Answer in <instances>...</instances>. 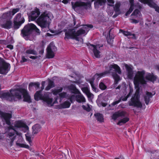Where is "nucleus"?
<instances>
[{"mask_svg":"<svg viewBox=\"0 0 159 159\" xmlns=\"http://www.w3.org/2000/svg\"><path fill=\"white\" fill-rule=\"evenodd\" d=\"M134 77V83L136 89L135 94L133 95L130 100L129 101L128 104L130 106H133L141 108L142 104L140 100L139 94L140 84H145L147 81L153 82L156 79V77L152 74L147 73L144 76L145 72L144 70L138 71L135 73Z\"/></svg>","mask_w":159,"mask_h":159,"instance_id":"obj_1","label":"nucleus"},{"mask_svg":"<svg viewBox=\"0 0 159 159\" xmlns=\"http://www.w3.org/2000/svg\"><path fill=\"white\" fill-rule=\"evenodd\" d=\"M24 98L25 101L28 102H31L30 98L27 91L25 89L17 90H11L7 92H0V98L2 99H5L9 101H16Z\"/></svg>","mask_w":159,"mask_h":159,"instance_id":"obj_2","label":"nucleus"},{"mask_svg":"<svg viewBox=\"0 0 159 159\" xmlns=\"http://www.w3.org/2000/svg\"><path fill=\"white\" fill-rule=\"evenodd\" d=\"M93 27L91 25H83L79 30L76 31L75 28L72 29H69L66 31L65 34V39L66 40L70 39H74L79 42V44H82L83 41L80 37V35H85L90 29Z\"/></svg>","mask_w":159,"mask_h":159,"instance_id":"obj_3","label":"nucleus"},{"mask_svg":"<svg viewBox=\"0 0 159 159\" xmlns=\"http://www.w3.org/2000/svg\"><path fill=\"white\" fill-rule=\"evenodd\" d=\"M113 69H114L115 71L119 74H121L120 68L119 66L115 64H110L106 67V71L105 72L96 74L94 75L93 79L91 80L90 79L89 80V82L93 91L95 92L97 91V90L96 87L93 85V80H96L97 81L98 80L101 78L105 76L107 74L112 73L113 72Z\"/></svg>","mask_w":159,"mask_h":159,"instance_id":"obj_4","label":"nucleus"},{"mask_svg":"<svg viewBox=\"0 0 159 159\" xmlns=\"http://www.w3.org/2000/svg\"><path fill=\"white\" fill-rule=\"evenodd\" d=\"M0 115L2 117L3 120L5 121L6 124L9 126L8 128V132H6L7 134V139L10 140V142L11 143L15 139V134L18 135L14 128L12 125H11L10 119L11 117V114L3 113L0 111Z\"/></svg>","mask_w":159,"mask_h":159,"instance_id":"obj_5","label":"nucleus"},{"mask_svg":"<svg viewBox=\"0 0 159 159\" xmlns=\"http://www.w3.org/2000/svg\"><path fill=\"white\" fill-rule=\"evenodd\" d=\"M53 17L50 12L46 11L42 13L37 19L36 22L42 28L43 31H45V29L48 30L51 23V20Z\"/></svg>","mask_w":159,"mask_h":159,"instance_id":"obj_6","label":"nucleus"},{"mask_svg":"<svg viewBox=\"0 0 159 159\" xmlns=\"http://www.w3.org/2000/svg\"><path fill=\"white\" fill-rule=\"evenodd\" d=\"M19 11V9L16 8L11 9L9 12L4 13L2 17L0 18V24L1 26L6 29L11 28L12 23L10 19Z\"/></svg>","mask_w":159,"mask_h":159,"instance_id":"obj_7","label":"nucleus"},{"mask_svg":"<svg viewBox=\"0 0 159 159\" xmlns=\"http://www.w3.org/2000/svg\"><path fill=\"white\" fill-rule=\"evenodd\" d=\"M41 91H38L35 94L34 97L35 100L38 101L42 100L49 106H52L54 104L57 103V99H56L55 101H53L52 98H51V93H46L43 96H42L41 94Z\"/></svg>","mask_w":159,"mask_h":159,"instance_id":"obj_8","label":"nucleus"},{"mask_svg":"<svg viewBox=\"0 0 159 159\" xmlns=\"http://www.w3.org/2000/svg\"><path fill=\"white\" fill-rule=\"evenodd\" d=\"M68 89L72 93L77 94L76 96H75V94H72L70 97H69L68 98L71 102H72L75 99L78 102L83 103L85 102V98L76 88L75 85L73 84L70 85L68 86Z\"/></svg>","mask_w":159,"mask_h":159,"instance_id":"obj_9","label":"nucleus"},{"mask_svg":"<svg viewBox=\"0 0 159 159\" xmlns=\"http://www.w3.org/2000/svg\"><path fill=\"white\" fill-rule=\"evenodd\" d=\"M125 114L126 113L124 111H118L114 113L112 116V118L114 120H116L117 119H119V120L117 124L120 125L125 123L129 120L128 117L125 116Z\"/></svg>","mask_w":159,"mask_h":159,"instance_id":"obj_10","label":"nucleus"},{"mask_svg":"<svg viewBox=\"0 0 159 159\" xmlns=\"http://www.w3.org/2000/svg\"><path fill=\"white\" fill-rule=\"evenodd\" d=\"M35 30L37 33L39 34V30L34 24L30 23L25 26L21 31L23 36L25 37L29 35L32 30Z\"/></svg>","mask_w":159,"mask_h":159,"instance_id":"obj_11","label":"nucleus"},{"mask_svg":"<svg viewBox=\"0 0 159 159\" xmlns=\"http://www.w3.org/2000/svg\"><path fill=\"white\" fill-rule=\"evenodd\" d=\"M10 68V64L6 62L3 59L0 58V74H7Z\"/></svg>","mask_w":159,"mask_h":159,"instance_id":"obj_12","label":"nucleus"},{"mask_svg":"<svg viewBox=\"0 0 159 159\" xmlns=\"http://www.w3.org/2000/svg\"><path fill=\"white\" fill-rule=\"evenodd\" d=\"M25 22V19L21 14L19 13L16 15L14 20V27L15 29H18L22 24Z\"/></svg>","mask_w":159,"mask_h":159,"instance_id":"obj_13","label":"nucleus"},{"mask_svg":"<svg viewBox=\"0 0 159 159\" xmlns=\"http://www.w3.org/2000/svg\"><path fill=\"white\" fill-rule=\"evenodd\" d=\"M57 48L53 43H51L47 48V56L49 58H52L54 56L55 52Z\"/></svg>","mask_w":159,"mask_h":159,"instance_id":"obj_14","label":"nucleus"},{"mask_svg":"<svg viewBox=\"0 0 159 159\" xmlns=\"http://www.w3.org/2000/svg\"><path fill=\"white\" fill-rule=\"evenodd\" d=\"M141 2L148 4L150 7L154 8L156 11L159 12V7L155 3V0H139Z\"/></svg>","mask_w":159,"mask_h":159,"instance_id":"obj_15","label":"nucleus"},{"mask_svg":"<svg viewBox=\"0 0 159 159\" xmlns=\"http://www.w3.org/2000/svg\"><path fill=\"white\" fill-rule=\"evenodd\" d=\"M63 89L61 87H59L56 89H53L52 90V92L53 94L57 95L58 94L60 99H62L66 97V93L65 92H62L60 93L62 90Z\"/></svg>","mask_w":159,"mask_h":159,"instance_id":"obj_16","label":"nucleus"},{"mask_svg":"<svg viewBox=\"0 0 159 159\" xmlns=\"http://www.w3.org/2000/svg\"><path fill=\"white\" fill-rule=\"evenodd\" d=\"M40 14L39 10L37 8H35L31 11L30 15L29 16V21L35 20L38 17Z\"/></svg>","mask_w":159,"mask_h":159,"instance_id":"obj_17","label":"nucleus"},{"mask_svg":"<svg viewBox=\"0 0 159 159\" xmlns=\"http://www.w3.org/2000/svg\"><path fill=\"white\" fill-rule=\"evenodd\" d=\"M89 48L93 49V52L95 57L96 58H99L101 56V52L97 49V48H99V45H94L89 44L88 45Z\"/></svg>","mask_w":159,"mask_h":159,"instance_id":"obj_18","label":"nucleus"},{"mask_svg":"<svg viewBox=\"0 0 159 159\" xmlns=\"http://www.w3.org/2000/svg\"><path fill=\"white\" fill-rule=\"evenodd\" d=\"M124 66L126 70L127 75L128 78L132 79L133 77V67L131 65L124 64Z\"/></svg>","mask_w":159,"mask_h":159,"instance_id":"obj_19","label":"nucleus"},{"mask_svg":"<svg viewBox=\"0 0 159 159\" xmlns=\"http://www.w3.org/2000/svg\"><path fill=\"white\" fill-rule=\"evenodd\" d=\"M20 139L16 142V145L19 147L25 148L29 149V146L24 143V141L22 136H21L20 134Z\"/></svg>","mask_w":159,"mask_h":159,"instance_id":"obj_20","label":"nucleus"},{"mask_svg":"<svg viewBox=\"0 0 159 159\" xmlns=\"http://www.w3.org/2000/svg\"><path fill=\"white\" fill-rule=\"evenodd\" d=\"M34 48V45L33 44L31 45L29 47H27L25 53L26 54L36 55L37 52L35 50Z\"/></svg>","mask_w":159,"mask_h":159,"instance_id":"obj_21","label":"nucleus"},{"mask_svg":"<svg viewBox=\"0 0 159 159\" xmlns=\"http://www.w3.org/2000/svg\"><path fill=\"white\" fill-rule=\"evenodd\" d=\"M83 92L85 93L88 98L91 99L93 98V95L90 92L89 88L88 87H85L81 88Z\"/></svg>","mask_w":159,"mask_h":159,"instance_id":"obj_22","label":"nucleus"},{"mask_svg":"<svg viewBox=\"0 0 159 159\" xmlns=\"http://www.w3.org/2000/svg\"><path fill=\"white\" fill-rule=\"evenodd\" d=\"M15 127L17 128H24L26 131L28 130V127L23 121H16L15 124Z\"/></svg>","mask_w":159,"mask_h":159,"instance_id":"obj_23","label":"nucleus"},{"mask_svg":"<svg viewBox=\"0 0 159 159\" xmlns=\"http://www.w3.org/2000/svg\"><path fill=\"white\" fill-rule=\"evenodd\" d=\"M120 31L124 35L126 36H129L128 38H135V36L134 34H132L130 32L128 31H124L123 30H120Z\"/></svg>","mask_w":159,"mask_h":159,"instance_id":"obj_24","label":"nucleus"},{"mask_svg":"<svg viewBox=\"0 0 159 159\" xmlns=\"http://www.w3.org/2000/svg\"><path fill=\"white\" fill-rule=\"evenodd\" d=\"M134 0H130L129 2L130 4V6L129 11L126 13L125 15L126 16H128L129 15L132 11L134 9Z\"/></svg>","mask_w":159,"mask_h":159,"instance_id":"obj_25","label":"nucleus"},{"mask_svg":"<svg viewBox=\"0 0 159 159\" xmlns=\"http://www.w3.org/2000/svg\"><path fill=\"white\" fill-rule=\"evenodd\" d=\"M41 128L39 124H36L34 125L33 127V133L34 134H36L40 131Z\"/></svg>","mask_w":159,"mask_h":159,"instance_id":"obj_26","label":"nucleus"},{"mask_svg":"<svg viewBox=\"0 0 159 159\" xmlns=\"http://www.w3.org/2000/svg\"><path fill=\"white\" fill-rule=\"evenodd\" d=\"M152 97L151 93L148 92L146 93V95L144 96L145 101L146 104H148L150 100V98Z\"/></svg>","mask_w":159,"mask_h":159,"instance_id":"obj_27","label":"nucleus"},{"mask_svg":"<svg viewBox=\"0 0 159 159\" xmlns=\"http://www.w3.org/2000/svg\"><path fill=\"white\" fill-rule=\"evenodd\" d=\"M70 102L69 101H67L61 104L60 107L62 108H68L70 107Z\"/></svg>","mask_w":159,"mask_h":159,"instance_id":"obj_28","label":"nucleus"},{"mask_svg":"<svg viewBox=\"0 0 159 159\" xmlns=\"http://www.w3.org/2000/svg\"><path fill=\"white\" fill-rule=\"evenodd\" d=\"M48 85L45 88L46 90H48L52 87L54 86V85L53 82L50 79L48 80Z\"/></svg>","mask_w":159,"mask_h":159,"instance_id":"obj_29","label":"nucleus"},{"mask_svg":"<svg viewBox=\"0 0 159 159\" xmlns=\"http://www.w3.org/2000/svg\"><path fill=\"white\" fill-rule=\"evenodd\" d=\"M95 116L98 121L100 122H102L103 121L104 119L102 114L99 113H97L95 114Z\"/></svg>","mask_w":159,"mask_h":159,"instance_id":"obj_30","label":"nucleus"},{"mask_svg":"<svg viewBox=\"0 0 159 159\" xmlns=\"http://www.w3.org/2000/svg\"><path fill=\"white\" fill-rule=\"evenodd\" d=\"M120 6V3L119 2H117L116 3L114 7V10L118 14H119L120 13L119 9Z\"/></svg>","mask_w":159,"mask_h":159,"instance_id":"obj_31","label":"nucleus"},{"mask_svg":"<svg viewBox=\"0 0 159 159\" xmlns=\"http://www.w3.org/2000/svg\"><path fill=\"white\" fill-rule=\"evenodd\" d=\"M131 15L134 16L136 17L140 18L141 14L139 10L136 9L134 10Z\"/></svg>","mask_w":159,"mask_h":159,"instance_id":"obj_32","label":"nucleus"},{"mask_svg":"<svg viewBox=\"0 0 159 159\" xmlns=\"http://www.w3.org/2000/svg\"><path fill=\"white\" fill-rule=\"evenodd\" d=\"M133 88L131 87L130 86L129 93L127 95L126 97H125V98H124L122 99V100L124 101H126L127 100L129 96V95H130L133 92Z\"/></svg>","mask_w":159,"mask_h":159,"instance_id":"obj_33","label":"nucleus"},{"mask_svg":"<svg viewBox=\"0 0 159 159\" xmlns=\"http://www.w3.org/2000/svg\"><path fill=\"white\" fill-rule=\"evenodd\" d=\"M113 77L115 80V82L116 84H117V82L120 80V76L116 74L113 75Z\"/></svg>","mask_w":159,"mask_h":159,"instance_id":"obj_34","label":"nucleus"},{"mask_svg":"<svg viewBox=\"0 0 159 159\" xmlns=\"http://www.w3.org/2000/svg\"><path fill=\"white\" fill-rule=\"evenodd\" d=\"M82 107L84 109L88 111H90L91 109L90 106L88 104L86 105H83Z\"/></svg>","mask_w":159,"mask_h":159,"instance_id":"obj_35","label":"nucleus"},{"mask_svg":"<svg viewBox=\"0 0 159 159\" xmlns=\"http://www.w3.org/2000/svg\"><path fill=\"white\" fill-rule=\"evenodd\" d=\"M113 39L114 36L111 37L110 35L109 34V37L107 38V43L109 44H111L113 42Z\"/></svg>","mask_w":159,"mask_h":159,"instance_id":"obj_36","label":"nucleus"},{"mask_svg":"<svg viewBox=\"0 0 159 159\" xmlns=\"http://www.w3.org/2000/svg\"><path fill=\"white\" fill-rule=\"evenodd\" d=\"M100 88L102 90H105L106 88L107 87L105 84L102 82H101L99 85Z\"/></svg>","mask_w":159,"mask_h":159,"instance_id":"obj_37","label":"nucleus"},{"mask_svg":"<svg viewBox=\"0 0 159 159\" xmlns=\"http://www.w3.org/2000/svg\"><path fill=\"white\" fill-rule=\"evenodd\" d=\"M26 140L28 141L30 143L31 141V138L29 136V135L28 134H25Z\"/></svg>","mask_w":159,"mask_h":159,"instance_id":"obj_38","label":"nucleus"},{"mask_svg":"<svg viewBox=\"0 0 159 159\" xmlns=\"http://www.w3.org/2000/svg\"><path fill=\"white\" fill-rule=\"evenodd\" d=\"M33 84L34 87H35L36 89L39 87L40 84L38 82L33 83Z\"/></svg>","mask_w":159,"mask_h":159,"instance_id":"obj_39","label":"nucleus"},{"mask_svg":"<svg viewBox=\"0 0 159 159\" xmlns=\"http://www.w3.org/2000/svg\"><path fill=\"white\" fill-rule=\"evenodd\" d=\"M120 98H119V99L117 100H116V101H115L114 102L111 104V105H112V106H115V105H116L120 101Z\"/></svg>","mask_w":159,"mask_h":159,"instance_id":"obj_40","label":"nucleus"},{"mask_svg":"<svg viewBox=\"0 0 159 159\" xmlns=\"http://www.w3.org/2000/svg\"><path fill=\"white\" fill-rule=\"evenodd\" d=\"M108 3V5L109 6H112L113 5L114 3V2L113 0H107Z\"/></svg>","mask_w":159,"mask_h":159,"instance_id":"obj_41","label":"nucleus"},{"mask_svg":"<svg viewBox=\"0 0 159 159\" xmlns=\"http://www.w3.org/2000/svg\"><path fill=\"white\" fill-rule=\"evenodd\" d=\"M97 103L98 106L99 107H101V106H102L103 107H105L107 105V104L106 103L104 102H102L101 103L99 102H98Z\"/></svg>","mask_w":159,"mask_h":159,"instance_id":"obj_42","label":"nucleus"},{"mask_svg":"<svg viewBox=\"0 0 159 159\" xmlns=\"http://www.w3.org/2000/svg\"><path fill=\"white\" fill-rule=\"evenodd\" d=\"M28 59L26 58L24 56L21 57V60L20 61L21 63L26 62L27 61Z\"/></svg>","mask_w":159,"mask_h":159,"instance_id":"obj_43","label":"nucleus"},{"mask_svg":"<svg viewBox=\"0 0 159 159\" xmlns=\"http://www.w3.org/2000/svg\"><path fill=\"white\" fill-rule=\"evenodd\" d=\"M33 83H30L29 85V89L30 90L33 89L34 87Z\"/></svg>","mask_w":159,"mask_h":159,"instance_id":"obj_44","label":"nucleus"},{"mask_svg":"<svg viewBox=\"0 0 159 159\" xmlns=\"http://www.w3.org/2000/svg\"><path fill=\"white\" fill-rule=\"evenodd\" d=\"M45 81H43L42 83L41 84H42V87H41V89L42 90H43L44 89L45 84Z\"/></svg>","mask_w":159,"mask_h":159,"instance_id":"obj_45","label":"nucleus"},{"mask_svg":"<svg viewBox=\"0 0 159 159\" xmlns=\"http://www.w3.org/2000/svg\"><path fill=\"white\" fill-rule=\"evenodd\" d=\"M7 47L8 48H10V49H13V46L11 45H8L7 46Z\"/></svg>","mask_w":159,"mask_h":159,"instance_id":"obj_46","label":"nucleus"},{"mask_svg":"<svg viewBox=\"0 0 159 159\" xmlns=\"http://www.w3.org/2000/svg\"><path fill=\"white\" fill-rule=\"evenodd\" d=\"M69 0H63L62 1V2L65 4H66L68 2Z\"/></svg>","mask_w":159,"mask_h":159,"instance_id":"obj_47","label":"nucleus"},{"mask_svg":"<svg viewBox=\"0 0 159 159\" xmlns=\"http://www.w3.org/2000/svg\"><path fill=\"white\" fill-rule=\"evenodd\" d=\"M139 21L135 19H133L132 20V22L134 23H137Z\"/></svg>","mask_w":159,"mask_h":159,"instance_id":"obj_48","label":"nucleus"},{"mask_svg":"<svg viewBox=\"0 0 159 159\" xmlns=\"http://www.w3.org/2000/svg\"><path fill=\"white\" fill-rule=\"evenodd\" d=\"M37 57V56H31L30 57V58L31 59H35Z\"/></svg>","mask_w":159,"mask_h":159,"instance_id":"obj_49","label":"nucleus"},{"mask_svg":"<svg viewBox=\"0 0 159 159\" xmlns=\"http://www.w3.org/2000/svg\"><path fill=\"white\" fill-rule=\"evenodd\" d=\"M137 7L139 9H140L141 7V6L139 5V3H137Z\"/></svg>","mask_w":159,"mask_h":159,"instance_id":"obj_50","label":"nucleus"},{"mask_svg":"<svg viewBox=\"0 0 159 159\" xmlns=\"http://www.w3.org/2000/svg\"><path fill=\"white\" fill-rule=\"evenodd\" d=\"M46 35L48 36H52V34L49 33H47L46 34Z\"/></svg>","mask_w":159,"mask_h":159,"instance_id":"obj_51","label":"nucleus"},{"mask_svg":"<svg viewBox=\"0 0 159 159\" xmlns=\"http://www.w3.org/2000/svg\"><path fill=\"white\" fill-rule=\"evenodd\" d=\"M3 138V136L2 135H1V134H0V139H2Z\"/></svg>","mask_w":159,"mask_h":159,"instance_id":"obj_52","label":"nucleus"},{"mask_svg":"<svg viewBox=\"0 0 159 159\" xmlns=\"http://www.w3.org/2000/svg\"><path fill=\"white\" fill-rule=\"evenodd\" d=\"M120 86H118L116 89H120Z\"/></svg>","mask_w":159,"mask_h":159,"instance_id":"obj_53","label":"nucleus"},{"mask_svg":"<svg viewBox=\"0 0 159 159\" xmlns=\"http://www.w3.org/2000/svg\"><path fill=\"white\" fill-rule=\"evenodd\" d=\"M108 14H109L110 16L112 14V13H110V14H109V12H108Z\"/></svg>","mask_w":159,"mask_h":159,"instance_id":"obj_54","label":"nucleus"},{"mask_svg":"<svg viewBox=\"0 0 159 159\" xmlns=\"http://www.w3.org/2000/svg\"><path fill=\"white\" fill-rule=\"evenodd\" d=\"M106 98H107V99L106 100H105V99H104V100L105 101H106L107 100V97H106Z\"/></svg>","mask_w":159,"mask_h":159,"instance_id":"obj_55","label":"nucleus"},{"mask_svg":"<svg viewBox=\"0 0 159 159\" xmlns=\"http://www.w3.org/2000/svg\"><path fill=\"white\" fill-rule=\"evenodd\" d=\"M75 83H76V84H78V83H79L78 82H77V81H75Z\"/></svg>","mask_w":159,"mask_h":159,"instance_id":"obj_56","label":"nucleus"},{"mask_svg":"<svg viewBox=\"0 0 159 159\" xmlns=\"http://www.w3.org/2000/svg\"><path fill=\"white\" fill-rule=\"evenodd\" d=\"M115 159H119V158H115Z\"/></svg>","mask_w":159,"mask_h":159,"instance_id":"obj_57","label":"nucleus"},{"mask_svg":"<svg viewBox=\"0 0 159 159\" xmlns=\"http://www.w3.org/2000/svg\"><path fill=\"white\" fill-rule=\"evenodd\" d=\"M74 24H75V21H74Z\"/></svg>","mask_w":159,"mask_h":159,"instance_id":"obj_58","label":"nucleus"}]
</instances>
